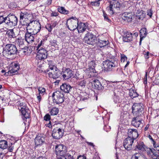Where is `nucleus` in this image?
Masks as SVG:
<instances>
[{"label": "nucleus", "mask_w": 159, "mask_h": 159, "mask_svg": "<svg viewBox=\"0 0 159 159\" xmlns=\"http://www.w3.org/2000/svg\"><path fill=\"white\" fill-rule=\"evenodd\" d=\"M58 23L57 21H53L51 25L52 27L53 28H54L57 24Z\"/></svg>", "instance_id": "57"}, {"label": "nucleus", "mask_w": 159, "mask_h": 159, "mask_svg": "<svg viewBox=\"0 0 159 159\" xmlns=\"http://www.w3.org/2000/svg\"><path fill=\"white\" fill-rule=\"evenodd\" d=\"M78 23L77 19L72 17L67 20L66 25L70 30H74L77 29L79 33H83L85 31L87 28L85 24L80 22L79 24Z\"/></svg>", "instance_id": "1"}, {"label": "nucleus", "mask_w": 159, "mask_h": 159, "mask_svg": "<svg viewBox=\"0 0 159 159\" xmlns=\"http://www.w3.org/2000/svg\"><path fill=\"white\" fill-rule=\"evenodd\" d=\"M24 40L21 37L18 38L16 39L15 43L21 48L24 46Z\"/></svg>", "instance_id": "28"}, {"label": "nucleus", "mask_w": 159, "mask_h": 159, "mask_svg": "<svg viewBox=\"0 0 159 159\" xmlns=\"http://www.w3.org/2000/svg\"><path fill=\"white\" fill-rule=\"evenodd\" d=\"M8 147L7 142V141L1 140H0V148L5 149Z\"/></svg>", "instance_id": "31"}, {"label": "nucleus", "mask_w": 159, "mask_h": 159, "mask_svg": "<svg viewBox=\"0 0 159 159\" xmlns=\"http://www.w3.org/2000/svg\"><path fill=\"white\" fill-rule=\"evenodd\" d=\"M29 14L27 12H21L20 15V20H23L24 18H27Z\"/></svg>", "instance_id": "37"}, {"label": "nucleus", "mask_w": 159, "mask_h": 159, "mask_svg": "<svg viewBox=\"0 0 159 159\" xmlns=\"http://www.w3.org/2000/svg\"><path fill=\"white\" fill-rule=\"evenodd\" d=\"M152 153L157 157L156 159H159V156L157 154V151L155 149H152Z\"/></svg>", "instance_id": "47"}, {"label": "nucleus", "mask_w": 159, "mask_h": 159, "mask_svg": "<svg viewBox=\"0 0 159 159\" xmlns=\"http://www.w3.org/2000/svg\"><path fill=\"white\" fill-rule=\"evenodd\" d=\"M41 95H40L39 94L37 95V98L38 99V100L39 102H40L41 100Z\"/></svg>", "instance_id": "59"}, {"label": "nucleus", "mask_w": 159, "mask_h": 159, "mask_svg": "<svg viewBox=\"0 0 159 159\" xmlns=\"http://www.w3.org/2000/svg\"><path fill=\"white\" fill-rule=\"evenodd\" d=\"M84 40L85 43L93 45L96 43L97 39L95 35L91 33H88L86 34Z\"/></svg>", "instance_id": "8"}, {"label": "nucleus", "mask_w": 159, "mask_h": 159, "mask_svg": "<svg viewBox=\"0 0 159 159\" xmlns=\"http://www.w3.org/2000/svg\"><path fill=\"white\" fill-rule=\"evenodd\" d=\"M46 28L48 31L50 32L51 31L52 29H53L52 27L51 24H47L46 26Z\"/></svg>", "instance_id": "49"}, {"label": "nucleus", "mask_w": 159, "mask_h": 159, "mask_svg": "<svg viewBox=\"0 0 159 159\" xmlns=\"http://www.w3.org/2000/svg\"><path fill=\"white\" fill-rule=\"evenodd\" d=\"M58 13L56 12H52L51 14V16H58Z\"/></svg>", "instance_id": "63"}, {"label": "nucleus", "mask_w": 159, "mask_h": 159, "mask_svg": "<svg viewBox=\"0 0 159 159\" xmlns=\"http://www.w3.org/2000/svg\"><path fill=\"white\" fill-rule=\"evenodd\" d=\"M86 143L89 145L93 147H94V145L93 144V143H92L87 142H86Z\"/></svg>", "instance_id": "64"}, {"label": "nucleus", "mask_w": 159, "mask_h": 159, "mask_svg": "<svg viewBox=\"0 0 159 159\" xmlns=\"http://www.w3.org/2000/svg\"><path fill=\"white\" fill-rule=\"evenodd\" d=\"M149 54L150 53L149 52H144L143 53V54L144 55V57L146 59H148L149 58Z\"/></svg>", "instance_id": "52"}, {"label": "nucleus", "mask_w": 159, "mask_h": 159, "mask_svg": "<svg viewBox=\"0 0 159 159\" xmlns=\"http://www.w3.org/2000/svg\"><path fill=\"white\" fill-rule=\"evenodd\" d=\"M90 5L93 7H99L100 2L96 0L95 1L92 2H91Z\"/></svg>", "instance_id": "41"}, {"label": "nucleus", "mask_w": 159, "mask_h": 159, "mask_svg": "<svg viewBox=\"0 0 159 159\" xmlns=\"http://www.w3.org/2000/svg\"><path fill=\"white\" fill-rule=\"evenodd\" d=\"M121 61L123 62L127 60V57L123 54H120Z\"/></svg>", "instance_id": "46"}, {"label": "nucleus", "mask_w": 159, "mask_h": 159, "mask_svg": "<svg viewBox=\"0 0 159 159\" xmlns=\"http://www.w3.org/2000/svg\"><path fill=\"white\" fill-rule=\"evenodd\" d=\"M37 53L36 57L35 63L39 64L42 61H44L47 58L48 54L46 50L44 48L37 50Z\"/></svg>", "instance_id": "7"}, {"label": "nucleus", "mask_w": 159, "mask_h": 159, "mask_svg": "<svg viewBox=\"0 0 159 159\" xmlns=\"http://www.w3.org/2000/svg\"><path fill=\"white\" fill-rule=\"evenodd\" d=\"M52 97L54 103L57 104H61L64 101L63 94L60 91H57L52 93Z\"/></svg>", "instance_id": "6"}, {"label": "nucleus", "mask_w": 159, "mask_h": 159, "mask_svg": "<svg viewBox=\"0 0 159 159\" xmlns=\"http://www.w3.org/2000/svg\"><path fill=\"white\" fill-rule=\"evenodd\" d=\"M57 41L56 40H53L50 41V43L52 46H55L56 45H57Z\"/></svg>", "instance_id": "56"}, {"label": "nucleus", "mask_w": 159, "mask_h": 159, "mask_svg": "<svg viewBox=\"0 0 159 159\" xmlns=\"http://www.w3.org/2000/svg\"><path fill=\"white\" fill-rule=\"evenodd\" d=\"M11 69L9 70L7 73H6L5 75H7V73H8L9 75L11 76L16 74L20 69V65L17 62H13L11 64Z\"/></svg>", "instance_id": "13"}, {"label": "nucleus", "mask_w": 159, "mask_h": 159, "mask_svg": "<svg viewBox=\"0 0 159 159\" xmlns=\"http://www.w3.org/2000/svg\"><path fill=\"white\" fill-rule=\"evenodd\" d=\"M144 147L145 145L143 142H139L137 143V144L134 150H141L143 151L145 150Z\"/></svg>", "instance_id": "29"}, {"label": "nucleus", "mask_w": 159, "mask_h": 159, "mask_svg": "<svg viewBox=\"0 0 159 159\" xmlns=\"http://www.w3.org/2000/svg\"><path fill=\"white\" fill-rule=\"evenodd\" d=\"M61 90L66 93H69L72 87L70 85L67 84H63L60 86Z\"/></svg>", "instance_id": "25"}, {"label": "nucleus", "mask_w": 159, "mask_h": 159, "mask_svg": "<svg viewBox=\"0 0 159 159\" xmlns=\"http://www.w3.org/2000/svg\"><path fill=\"white\" fill-rule=\"evenodd\" d=\"M141 116H136L133 118L131 124L132 125L136 127H139L143 122L144 121L141 118Z\"/></svg>", "instance_id": "20"}, {"label": "nucleus", "mask_w": 159, "mask_h": 159, "mask_svg": "<svg viewBox=\"0 0 159 159\" xmlns=\"http://www.w3.org/2000/svg\"><path fill=\"white\" fill-rule=\"evenodd\" d=\"M118 64L117 61L114 59L106 60L103 63L104 70L106 71H111L114 67L117 66Z\"/></svg>", "instance_id": "5"}, {"label": "nucleus", "mask_w": 159, "mask_h": 159, "mask_svg": "<svg viewBox=\"0 0 159 159\" xmlns=\"http://www.w3.org/2000/svg\"><path fill=\"white\" fill-rule=\"evenodd\" d=\"M145 16V13L143 11H138L137 12V16L140 20H143Z\"/></svg>", "instance_id": "32"}, {"label": "nucleus", "mask_w": 159, "mask_h": 159, "mask_svg": "<svg viewBox=\"0 0 159 159\" xmlns=\"http://www.w3.org/2000/svg\"><path fill=\"white\" fill-rule=\"evenodd\" d=\"M77 159H87L86 157L84 156L80 155L78 157Z\"/></svg>", "instance_id": "61"}, {"label": "nucleus", "mask_w": 159, "mask_h": 159, "mask_svg": "<svg viewBox=\"0 0 159 159\" xmlns=\"http://www.w3.org/2000/svg\"><path fill=\"white\" fill-rule=\"evenodd\" d=\"M32 27H31V26H30V24H28V26L26 27V30H27V32L30 33V34L35 35L36 34H34V33H34V30H32Z\"/></svg>", "instance_id": "38"}, {"label": "nucleus", "mask_w": 159, "mask_h": 159, "mask_svg": "<svg viewBox=\"0 0 159 159\" xmlns=\"http://www.w3.org/2000/svg\"><path fill=\"white\" fill-rule=\"evenodd\" d=\"M29 24L30 26H31L32 27V30H34V34H37L39 31L41 29V26L39 23L35 20L31 22Z\"/></svg>", "instance_id": "16"}, {"label": "nucleus", "mask_w": 159, "mask_h": 159, "mask_svg": "<svg viewBox=\"0 0 159 159\" xmlns=\"http://www.w3.org/2000/svg\"><path fill=\"white\" fill-rule=\"evenodd\" d=\"M147 14L150 18H152V15L153 13V11L152 8L147 10Z\"/></svg>", "instance_id": "45"}, {"label": "nucleus", "mask_w": 159, "mask_h": 159, "mask_svg": "<svg viewBox=\"0 0 159 159\" xmlns=\"http://www.w3.org/2000/svg\"><path fill=\"white\" fill-rule=\"evenodd\" d=\"M22 49V52H23L26 55L28 53V47H23L21 48Z\"/></svg>", "instance_id": "42"}, {"label": "nucleus", "mask_w": 159, "mask_h": 159, "mask_svg": "<svg viewBox=\"0 0 159 159\" xmlns=\"http://www.w3.org/2000/svg\"><path fill=\"white\" fill-rule=\"evenodd\" d=\"M93 84H94L95 88L98 90H108L109 87H110V85L108 84H107L106 86H105L106 85V84L102 86L98 80H94L93 81Z\"/></svg>", "instance_id": "18"}, {"label": "nucleus", "mask_w": 159, "mask_h": 159, "mask_svg": "<svg viewBox=\"0 0 159 159\" xmlns=\"http://www.w3.org/2000/svg\"><path fill=\"white\" fill-rule=\"evenodd\" d=\"M109 43V41L108 40H102L98 39H97L96 43L98 46L101 48L108 45Z\"/></svg>", "instance_id": "26"}, {"label": "nucleus", "mask_w": 159, "mask_h": 159, "mask_svg": "<svg viewBox=\"0 0 159 159\" xmlns=\"http://www.w3.org/2000/svg\"><path fill=\"white\" fill-rule=\"evenodd\" d=\"M134 16L131 12H125L121 15V18L126 22H131L133 20Z\"/></svg>", "instance_id": "15"}, {"label": "nucleus", "mask_w": 159, "mask_h": 159, "mask_svg": "<svg viewBox=\"0 0 159 159\" xmlns=\"http://www.w3.org/2000/svg\"><path fill=\"white\" fill-rule=\"evenodd\" d=\"M45 125L46 126L48 127L49 128H51L52 127V126L51 125V122L50 121H49V123L45 124Z\"/></svg>", "instance_id": "60"}, {"label": "nucleus", "mask_w": 159, "mask_h": 159, "mask_svg": "<svg viewBox=\"0 0 159 159\" xmlns=\"http://www.w3.org/2000/svg\"><path fill=\"white\" fill-rule=\"evenodd\" d=\"M103 17L105 20L110 23L111 22V20L109 18L108 15L106 13H105L104 11H103Z\"/></svg>", "instance_id": "43"}, {"label": "nucleus", "mask_w": 159, "mask_h": 159, "mask_svg": "<svg viewBox=\"0 0 159 159\" xmlns=\"http://www.w3.org/2000/svg\"><path fill=\"white\" fill-rule=\"evenodd\" d=\"M3 22L5 23V17L3 15L0 16V25Z\"/></svg>", "instance_id": "54"}, {"label": "nucleus", "mask_w": 159, "mask_h": 159, "mask_svg": "<svg viewBox=\"0 0 159 159\" xmlns=\"http://www.w3.org/2000/svg\"><path fill=\"white\" fill-rule=\"evenodd\" d=\"M43 41L42 40H41L40 41V43H39L37 46L36 47L37 48V50H40L41 49H42V48H43L42 47H41V46L42 45V44H43Z\"/></svg>", "instance_id": "51"}, {"label": "nucleus", "mask_w": 159, "mask_h": 159, "mask_svg": "<svg viewBox=\"0 0 159 159\" xmlns=\"http://www.w3.org/2000/svg\"><path fill=\"white\" fill-rule=\"evenodd\" d=\"M86 82L85 80H83L79 82L78 84L81 87H84L85 86Z\"/></svg>", "instance_id": "48"}, {"label": "nucleus", "mask_w": 159, "mask_h": 159, "mask_svg": "<svg viewBox=\"0 0 159 159\" xmlns=\"http://www.w3.org/2000/svg\"><path fill=\"white\" fill-rule=\"evenodd\" d=\"M62 72V76L63 79L65 80L69 79L73 75L72 70L69 68L63 69Z\"/></svg>", "instance_id": "19"}, {"label": "nucleus", "mask_w": 159, "mask_h": 159, "mask_svg": "<svg viewBox=\"0 0 159 159\" xmlns=\"http://www.w3.org/2000/svg\"><path fill=\"white\" fill-rule=\"evenodd\" d=\"M35 35L26 32L25 34V40L28 43H31L34 42Z\"/></svg>", "instance_id": "24"}, {"label": "nucleus", "mask_w": 159, "mask_h": 159, "mask_svg": "<svg viewBox=\"0 0 159 159\" xmlns=\"http://www.w3.org/2000/svg\"><path fill=\"white\" fill-rule=\"evenodd\" d=\"M9 38H14L16 37L13 29L9 30L7 33Z\"/></svg>", "instance_id": "36"}, {"label": "nucleus", "mask_w": 159, "mask_h": 159, "mask_svg": "<svg viewBox=\"0 0 159 159\" xmlns=\"http://www.w3.org/2000/svg\"><path fill=\"white\" fill-rule=\"evenodd\" d=\"M18 50L16 45L12 44H7L3 48V55L7 58L16 54Z\"/></svg>", "instance_id": "2"}, {"label": "nucleus", "mask_w": 159, "mask_h": 159, "mask_svg": "<svg viewBox=\"0 0 159 159\" xmlns=\"http://www.w3.org/2000/svg\"><path fill=\"white\" fill-rule=\"evenodd\" d=\"M55 71L52 72H50L48 69L44 71V72L46 73L47 76H48L50 78H52L53 79H56L59 77L61 74L62 72L57 68H56L55 70Z\"/></svg>", "instance_id": "12"}, {"label": "nucleus", "mask_w": 159, "mask_h": 159, "mask_svg": "<svg viewBox=\"0 0 159 159\" xmlns=\"http://www.w3.org/2000/svg\"><path fill=\"white\" fill-rule=\"evenodd\" d=\"M45 141L44 137L41 136H37L34 139L36 147L42 145Z\"/></svg>", "instance_id": "22"}, {"label": "nucleus", "mask_w": 159, "mask_h": 159, "mask_svg": "<svg viewBox=\"0 0 159 159\" xmlns=\"http://www.w3.org/2000/svg\"><path fill=\"white\" fill-rule=\"evenodd\" d=\"M59 111V110L58 108L54 107L51 110L50 113L51 115H56L58 113Z\"/></svg>", "instance_id": "35"}, {"label": "nucleus", "mask_w": 159, "mask_h": 159, "mask_svg": "<svg viewBox=\"0 0 159 159\" xmlns=\"http://www.w3.org/2000/svg\"><path fill=\"white\" fill-rule=\"evenodd\" d=\"M58 11L60 13L64 14H67L69 12L68 11L66 10L64 7H59L58 8Z\"/></svg>", "instance_id": "34"}, {"label": "nucleus", "mask_w": 159, "mask_h": 159, "mask_svg": "<svg viewBox=\"0 0 159 159\" xmlns=\"http://www.w3.org/2000/svg\"><path fill=\"white\" fill-rule=\"evenodd\" d=\"M18 21L17 18L14 15L9 14L5 17V23L8 27L12 28L16 25Z\"/></svg>", "instance_id": "4"}, {"label": "nucleus", "mask_w": 159, "mask_h": 159, "mask_svg": "<svg viewBox=\"0 0 159 159\" xmlns=\"http://www.w3.org/2000/svg\"><path fill=\"white\" fill-rule=\"evenodd\" d=\"M132 112L136 116H142L143 114L142 111L143 108L140 104L136 103L134 104L132 107Z\"/></svg>", "instance_id": "11"}, {"label": "nucleus", "mask_w": 159, "mask_h": 159, "mask_svg": "<svg viewBox=\"0 0 159 159\" xmlns=\"http://www.w3.org/2000/svg\"><path fill=\"white\" fill-rule=\"evenodd\" d=\"M121 5L118 1L112 0L110 2V5L107 7L109 13L111 15L117 13L120 10Z\"/></svg>", "instance_id": "3"}, {"label": "nucleus", "mask_w": 159, "mask_h": 159, "mask_svg": "<svg viewBox=\"0 0 159 159\" xmlns=\"http://www.w3.org/2000/svg\"><path fill=\"white\" fill-rule=\"evenodd\" d=\"M96 60H92L90 61L89 63V68L88 70L89 72L91 73H94L96 72V70L95 69V67L96 65Z\"/></svg>", "instance_id": "23"}, {"label": "nucleus", "mask_w": 159, "mask_h": 159, "mask_svg": "<svg viewBox=\"0 0 159 159\" xmlns=\"http://www.w3.org/2000/svg\"><path fill=\"white\" fill-rule=\"evenodd\" d=\"M39 94L43 95L45 92V89L42 87H39L38 89Z\"/></svg>", "instance_id": "40"}, {"label": "nucleus", "mask_w": 159, "mask_h": 159, "mask_svg": "<svg viewBox=\"0 0 159 159\" xmlns=\"http://www.w3.org/2000/svg\"><path fill=\"white\" fill-rule=\"evenodd\" d=\"M48 65H49V68L51 69L52 70L54 69H56L57 67L53 64L52 61H49L48 62Z\"/></svg>", "instance_id": "39"}, {"label": "nucleus", "mask_w": 159, "mask_h": 159, "mask_svg": "<svg viewBox=\"0 0 159 159\" xmlns=\"http://www.w3.org/2000/svg\"><path fill=\"white\" fill-rule=\"evenodd\" d=\"M20 111L22 114L26 119L25 121H24V126H25L26 125H28L29 124V121H30V111L26 106L21 107Z\"/></svg>", "instance_id": "10"}, {"label": "nucleus", "mask_w": 159, "mask_h": 159, "mask_svg": "<svg viewBox=\"0 0 159 159\" xmlns=\"http://www.w3.org/2000/svg\"><path fill=\"white\" fill-rule=\"evenodd\" d=\"M61 125L59 124H57V126L55 128L53 129L52 131V135L53 138L55 139H58L61 138L63 136L64 131L60 127H59V125Z\"/></svg>", "instance_id": "9"}, {"label": "nucleus", "mask_w": 159, "mask_h": 159, "mask_svg": "<svg viewBox=\"0 0 159 159\" xmlns=\"http://www.w3.org/2000/svg\"><path fill=\"white\" fill-rule=\"evenodd\" d=\"M142 33H143L144 35L147 34L146 29H143V30H140V33L142 34Z\"/></svg>", "instance_id": "58"}, {"label": "nucleus", "mask_w": 159, "mask_h": 159, "mask_svg": "<svg viewBox=\"0 0 159 159\" xmlns=\"http://www.w3.org/2000/svg\"><path fill=\"white\" fill-rule=\"evenodd\" d=\"M134 140L129 137H127L124 140L123 145L125 149L128 150L131 149L132 145Z\"/></svg>", "instance_id": "17"}, {"label": "nucleus", "mask_w": 159, "mask_h": 159, "mask_svg": "<svg viewBox=\"0 0 159 159\" xmlns=\"http://www.w3.org/2000/svg\"><path fill=\"white\" fill-rule=\"evenodd\" d=\"M129 95L130 97L132 98L137 97L138 96V94L136 92V91L133 89H130L129 90Z\"/></svg>", "instance_id": "33"}, {"label": "nucleus", "mask_w": 159, "mask_h": 159, "mask_svg": "<svg viewBox=\"0 0 159 159\" xmlns=\"http://www.w3.org/2000/svg\"><path fill=\"white\" fill-rule=\"evenodd\" d=\"M50 119V115L48 114H46L44 117V120L46 121H49Z\"/></svg>", "instance_id": "50"}, {"label": "nucleus", "mask_w": 159, "mask_h": 159, "mask_svg": "<svg viewBox=\"0 0 159 159\" xmlns=\"http://www.w3.org/2000/svg\"><path fill=\"white\" fill-rule=\"evenodd\" d=\"M152 149L150 148H148L146 150V153L148 155L150 156L152 153Z\"/></svg>", "instance_id": "55"}, {"label": "nucleus", "mask_w": 159, "mask_h": 159, "mask_svg": "<svg viewBox=\"0 0 159 159\" xmlns=\"http://www.w3.org/2000/svg\"><path fill=\"white\" fill-rule=\"evenodd\" d=\"M128 137L135 139L138 136L137 131L136 129H129L128 130Z\"/></svg>", "instance_id": "21"}, {"label": "nucleus", "mask_w": 159, "mask_h": 159, "mask_svg": "<svg viewBox=\"0 0 159 159\" xmlns=\"http://www.w3.org/2000/svg\"><path fill=\"white\" fill-rule=\"evenodd\" d=\"M141 156L140 153H137L133 155L131 157V159H139Z\"/></svg>", "instance_id": "44"}, {"label": "nucleus", "mask_w": 159, "mask_h": 159, "mask_svg": "<svg viewBox=\"0 0 159 159\" xmlns=\"http://www.w3.org/2000/svg\"><path fill=\"white\" fill-rule=\"evenodd\" d=\"M13 146L12 145V144L11 143L10 144H9L8 150L10 152H12L13 150Z\"/></svg>", "instance_id": "53"}, {"label": "nucleus", "mask_w": 159, "mask_h": 159, "mask_svg": "<svg viewBox=\"0 0 159 159\" xmlns=\"http://www.w3.org/2000/svg\"><path fill=\"white\" fill-rule=\"evenodd\" d=\"M89 98V96L88 95H87V96L86 97H82L81 98V100L82 101H84L88 99Z\"/></svg>", "instance_id": "62"}, {"label": "nucleus", "mask_w": 159, "mask_h": 159, "mask_svg": "<svg viewBox=\"0 0 159 159\" xmlns=\"http://www.w3.org/2000/svg\"><path fill=\"white\" fill-rule=\"evenodd\" d=\"M55 151L57 155L65 154L67 152L66 147L62 144L57 145L55 148Z\"/></svg>", "instance_id": "14"}, {"label": "nucleus", "mask_w": 159, "mask_h": 159, "mask_svg": "<svg viewBox=\"0 0 159 159\" xmlns=\"http://www.w3.org/2000/svg\"><path fill=\"white\" fill-rule=\"evenodd\" d=\"M71 152L69 151L67 153L65 154L57 155V159H69V158L70 157Z\"/></svg>", "instance_id": "30"}, {"label": "nucleus", "mask_w": 159, "mask_h": 159, "mask_svg": "<svg viewBox=\"0 0 159 159\" xmlns=\"http://www.w3.org/2000/svg\"><path fill=\"white\" fill-rule=\"evenodd\" d=\"M133 36L132 34L127 32L125 36L123 37V40L125 42H129L132 40Z\"/></svg>", "instance_id": "27"}]
</instances>
